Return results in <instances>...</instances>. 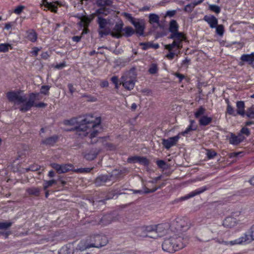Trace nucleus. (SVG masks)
I'll use <instances>...</instances> for the list:
<instances>
[{
  "instance_id": "39",
  "label": "nucleus",
  "mask_w": 254,
  "mask_h": 254,
  "mask_svg": "<svg viewBox=\"0 0 254 254\" xmlns=\"http://www.w3.org/2000/svg\"><path fill=\"white\" fill-rule=\"evenodd\" d=\"M205 109L203 107H200L194 113L195 118H199L201 115L204 114Z\"/></svg>"
},
{
  "instance_id": "13",
  "label": "nucleus",
  "mask_w": 254,
  "mask_h": 254,
  "mask_svg": "<svg viewBox=\"0 0 254 254\" xmlns=\"http://www.w3.org/2000/svg\"><path fill=\"white\" fill-rule=\"evenodd\" d=\"M12 223L10 221L0 222V236H4L5 238H7L10 234V232L7 230L12 226Z\"/></svg>"
},
{
  "instance_id": "60",
  "label": "nucleus",
  "mask_w": 254,
  "mask_h": 254,
  "mask_svg": "<svg viewBox=\"0 0 254 254\" xmlns=\"http://www.w3.org/2000/svg\"><path fill=\"white\" fill-rule=\"evenodd\" d=\"M93 18H89L87 16H83L81 19V21L84 23L85 26L87 25L92 20Z\"/></svg>"
},
{
  "instance_id": "35",
  "label": "nucleus",
  "mask_w": 254,
  "mask_h": 254,
  "mask_svg": "<svg viewBox=\"0 0 254 254\" xmlns=\"http://www.w3.org/2000/svg\"><path fill=\"white\" fill-rule=\"evenodd\" d=\"M245 116L250 119H254V106H252L247 109Z\"/></svg>"
},
{
  "instance_id": "37",
  "label": "nucleus",
  "mask_w": 254,
  "mask_h": 254,
  "mask_svg": "<svg viewBox=\"0 0 254 254\" xmlns=\"http://www.w3.org/2000/svg\"><path fill=\"white\" fill-rule=\"evenodd\" d=\"M149 22L151 23H158L159 17L155 14H150L149 16Z\"/></svg>"
},
{
  "instance_id": "17",
  "label": "nucleus",
  "mask_w": 254,
  "mask_h": 254,
  "mask_svg": "<svg viewBox=\"0 0 254 254\" xmlns=\"http://www.w3.org/2000/svg\"><path fill=\"white\" fill-rule=\"evenodd\" d=\"M132 24L135 27L136 33L139 35H143L144 23L142 20L138 19L137 21H132Z\"/></svg>"
},
{
  "instance_id": "10",
  "label": "nucleus",
  "mask_w": 254,
  "mask_h": 254,
  "mask_svg": "<svg viewBox=\"0 0 254 254\" xmlns=\"http://www.w3.org/2000/svg\"><path fill=\"white\" fill-rule=\"evenodd\" d=\"M180 138V134H178L175 136L169 137L168 139H163L162 143L166 149H169L172 146H175Z\"/></svg>"
},
{
  "instance_id": "51",
  "label": "nucleus",
  "mask_w": 254,
  "mask_h": 254,
  "mask_svg": "<svg viewBox=\"0 0 254 254\" xmlns=\"http://www.w3.org/2000/svg\"><path fill=\"white\" fill-rule=\"evenodd\" d=\"M9 48H11L10 45L8 44H0V52H6L8 51Z\"/></svg>"
},
{
  "instance_id": "8",
  "label": "nucleus",
  "mask_w": 254,
  "mask_h": 254,
  "mask_svg": "<svg viewBox=\"0 0 254 254\" xmlns=\"http://www.w3.org/2000/svg\"><path fill=\"white\" fill-rule=\"evenodd\" d=\"M152 228L153 236H155L154 239L163 236L167 231L168 226L166 224H160L155 225H151Z\"/></svg>"
},
{
  "instance_id": "45",
  "label": "nucleus",
  "mask_w": 254,
  "mask_h": 254,
  "mask_svg": "<svg viewBox=\"0 0 254 254\" xmlns=\"http://www.w3.org/2000/svg\"><path fill=\"white\" fill-rule=\"evenodd\" d=\"M92 168H81L77 169H75L73 170L74 172L76 173H89L92 170Z\"/></svg>"
},
{
  "instance_id": "14",
  "label": "nucleus",
  "mask_w": 254,
  "mask_h": 254,
  "mask_svg": "<svg viewBox=\"0 0 254 254\" xmlns=\"http://www.w3.org/2000/svg\"><path fill=\"white\" fill-rule=\"evenodd\" d=\"M123 23L120 22L116 23L115 27H114L113 31L111 30V34L113 37L117 38H120L122 36V32L123 31Z\"/></svg>"
},
{
  "instance_id": "7",
  "label": "nucleus",
  "mask_w": 254,
  "mask_h": 254,
  "mask_svg": "<svg viewBox=\"0 0 254 254\" xmlns=\"http://www.w3.org/2000/svg\"><path fill=\"white\" fill-rule=\"evenodd\" d=\"M97 23L99 27L98 32L101 37L110 34L111 33L110 26L111 24L110 19L103 18L101 16H98Z\"/></svg>"
},
{
  "instance_id": "16",
  "label": "nucleus",
  "mask_w": 254,
  "mask_h": 254,
  "mask_svg": "<svg viewBox=\"0 0 254 254\" xmlns=\"http://www.w3.org/2000/svg\"><path fill=\"white\" fill-rule=\"evenodd\" d=\"M42 5L52 12H57V6L61 4L58 1L48 2L47 0H42Z\"/></svg>"
},
{
  "instance_id": "55",
  "label": "nucleus",
  "mask_w": 254,
  "mask_h": 254,
  "mask_svg": "<svg viewBox=\"0 0 254 254\" xmlns=\"http://www.w3.org/2000/svg\"><path fill=\"white\" fill-rule=\"evenodd\" d=\"M206 155L208 159L213 158L217 155V153L212 150H207Z\"/></svg>"
},
{
  "instance_id": "61",
  "label": "nucleus",
  "mask_w": 254,
  "mask_h": 254,
  "mask_svg": "<svg viewBox=\"0 0 254 254\" xmlns=\"http://www.w3.org/2000/svg\"><path fill=\"white\" fill-rule=\"evenodd\" d=\"M139 156H134L129 157L127 159V162L130 163H138Z\"/></svg>"
},
{
  "instance_id": "22",
  "label": "nucleus",
  "mask_w": 254,
  "mask_h": 254,
  "mask_svg": "<svg viewBox=\"0 0 254 254\" xmlns=\"http://www.w3.org/2000/svg\"><path fill=\"white\" fill-rule=\"evenodd\" d=\"M58 139V136L57 135H54L43 139L41 143L42 144L47 146H53L57 142Z\"/></svg>"
},
{
  "instance_id": "56",
  "label": "nucleus",
  "mask_w": 254,
  "mask_h": 254,
  "mask_svg": "<svg viewBox=\"0 0 254 254\" xmlns=\"http://www.w3.org/2000/svg\"><path fill=\"white\" fill-rule=\"evenodd\" d=\"M156 164L160 168H161L163 169H165L167 168V164L163 160H157L156 161Z\"/></svg>"
},
{
  "instance_id": "53",
  "label": "nucleus",
  "mask_w": 254,
  "mask_h": 254,
  "mask_svg": "<svg viewBox=\"0 0 254 254\" xmlns=\"http://www.w3.org/2000/svg\"><path fill=\"white\" fill-rule=\"evenodd\" d=\"M50 86L48 85H43L41 87L40 93L45 95L49 94V90H50Z\"/></svg>"
},
{
  "instance_id": "26",
  "label": "nucleus",
  "mask_w": 254,
  "mask_h": 254,
  "mask_svg": "<svg viewBox=\"0 0 254 254\" xmlns=\"http://www.w3.org/2000/svg\"><path fill=\"white\" fill-rule=\"evenodd\" d=\"M241 60L249 64H252L254 62V53L251 54H243L241 57Z\"/></svg>"
},
{
  "instance_id": "58",
  "label": "nucleus",
  "mask_w": 254,
  "mask_h": 254,
  "mask_svg": "<svg viewBox=\"0 0 254 254\" xmlns=\"http://www.w3.org/2000/svg\"><path fill=\"white\" fill-rule=\"evenodd\" d=\"M194 7L193 6V4L190 3V4H187L184 8V10L186 12L190 13L191 12L193 9H194Z\"/></svg>"
},
{
  "instance_id": "18",
  "label": "nucleus",
  "mask_w": 254,
  "mask_h": 254,
  "mask_svg": "<svg viewBox=\"0 0 254 254\" xmlns=\"http://www.w3.org/2000/svg\"><path fill=\"white\" fill-rule=\"evenodd\" d=\"M188 219L187 218H177L175 219V222L173 224V225L177 224V223H179L180 224V226H178V228H182V232H184L190 228V225L187 222Z\"/></svg>"
},
{
  "instance_id": "48",
  "label": "nucleus",
  "mask_w": 254,
  "mask_h": 254,
  "mask_svg": "<svg viewBox=\"0 0 254 254\" xmlns=\"http://www.w3.org/2000/svg\"><path fill=\"white\" fill-rule=\"evenodd\" d=\"M194 123V121H190V125L186 129V130L181 133H180V135L182 134L183 136L186 135V134L189 133L190 131H192L193 130H194L195 129H193L192 128V124Z\"/></svg>"
},
{
  "instance_id": "63",
  "label": "nucleus",
  "mask_w": 254,
  "mask_h": 254,
  "mask_svg": "<svg viewBox=\"0 0 254 254\" xmlns=\"http://www.w3.org/2000/svg\"><path fill=\"white\" fill-rule=\"evenodd\" d=\"M96 13L98 14H103L107 15L108 10L105 9L104 7H101L97 9L96 11Z\"/></svg>"
},
{
  "instance_id": "34",
  "label": "nucleus",
  "mask_w": 254,
  "mask_h": 254,
  "mask_svg": "<svg viewBox=\"0 0 254 254\" xmlns=\"http://www.w3.org/2000/svg\"><path fill=\"white\" fill-rule=\"evenodd\" d=\"M123 32L122 36L124 35L126 37H129L133 35L135 31L131 27L127 26L123 29Z\"/></svg>"
},
{
  "instance_id": "30",
  "label": "nucleus",
  "mask_w": 254,
  "mask_h": 254,
  "mask_svg": "<svg viewBox=\"0 0 254 254\" xmlns=\"http://www.w3.org/2000/svg\"><path fill=\"white\" fill-rule=\"evenodd\" d=\"M244 236L247 241V243H249L252 241L254 240V225H253Z\"/></svg>"
},
{
  "instance_id": "31",
  "label": "nucleus",
  "mask_w": 254,
  "mask_h": 254,
  "mask_svg": "<svg viewBox=\"0 0 254 254\" xmlns=\"http://www.w3.org/2000/svg\"><path fill=\"white\" fill-rule=\"evenodd\" d=\"M212 121V118L211 117L203 116L200 118L199 120V123L201 126H206L210 124Z\"/></svg>"
},
{
  "instance_id": "12",
  "label": "nucleus",
  "mask_w": 254,
  "mask_h": 254,
  "mask_svg": "<svg viewBox=\"0 0 254 254\" xmlns=\"http://www.w3.org/2000/svg\"><path fill=\"white\" fill-rule=\"evenodd\" d=\"M51 166L55 169L59 174L66 173L71 170L73 168V165L70 164L60 165L57 163H53L51 164Z\"/></svg>"
},
{
  "instance_id": "25",
  "label": "nucleus",
  "mask_w": 254,
  "mask_h": 254,
  "mask_svg": "<svg viewBox=\"0 0 254 254\" xmlns=\"http://www.w3.org/2000/svg\"><path fill=\"white\" fill-rule=\"evenodd\" d=\"M237 224L236 219L233 217H227L223 222V226L227 228L234 227Z\"/></svg>"
},
{
  "instance_id": "6",
  "label": "nucleus",
  "mask_w": 254,
  "mask_h": 254,
  "mask_svg": "<svg viewBox=\"0 0 254 254\" xmlns=\"http://www.w3.org/2000/svg\"><path fill=\"white\" fill-rule=\"evenodd\" d=\"M169 38L173 39L174 41L172 44L166 45L165 46V49L170 51L172 50L175 47H176L178 50H180L182 48L183 42L186 39V37L183 33L180 32L179 33L171 34Z\"/></svg>"
},
{
  "instance_id": "9",
  "label": "nucleus",
  "mask_w": 254,
  "mask_h": 254,
  "mask_svg": "<svg viewBox=\"0 0 254 254\" xmlns=\"http://www.w3.org/2000/svg\"><path fill=\"white\" fill-rule=\"evenodd\" d=\"M152 228L151 225L138 228L136 230V235L141 237L154 238L155 236L152 235Z\"/></svg>"
},
{
  "instance_id": "62",
  "label": "nucleus",
  "mask_w": 254,
  "mask_h": 254,
  "mask_svg": "<svg viewBox=\"0 0 254 254\" xmlns=\"http://www.w3.org/2000/svg\"><path fill=\"white\" fill-rule=\"evenodd\" d=\"M39 166L37 165H33L31 166L30 167L26 168V171L28 172L29 171H35L38 170Z\"/></svg>"
},
{
  "instance_id": "29",
  "label": "nucleus",
  "mask_w": 254,
  "mask_h": 254,
  "mask_svg": "<svg viewBox=\"0 0 254 254\" xmlns=\"http://www.w3.org/2000/svg\"><path fill=\"white\" fill-rule=\"evenodd\" d=\"M99 152V150H97V149H93L89 152L86 153L84 155V158L88 160H92L96 158Z\"/></svg>"
},
{
  "instance_id": "43",
  "label": "nucleus",
  "mask_w": 254,
  "mask_h": 254,
  "mask_svg": "<svg viewBox=\"0 0 254 254\" xmlns=\"http://www.w3.org/2000/svg\"><path fill=\"white\" fill-rule=\"evenodd\" d=\"M158 68L157 64H152L149 68L148 71L151 74H155L157 72Z\"/></svg>"
},
{
  "instance_id": "24",
  "label": "nucleus",
  "mask_w": 254,
  "mask_h": 254,
  "mask_svg": "<svg viewBox=\"0 0 254 254\" xmlns=\"http://www.w3.org/2000/svg\"><path fill=\"white\" fill-rule=\"evenodd\" d=\"M237 115H239L242 117H245L246 111L245 110V103L243 101H238L236 104Z\"/></svg>"
},
{
  "instance_id": "21",
  "label": "nucleus",
  "mask_w": 254,
  "mask_h": 254,
  "mask_svg": "<svg viewBox=\"0 0 254 254\" xmlns=\"http://www.w3.org/2000/svg\"><path fill=\"white\" fill-rule=\"evenodd\" d=\"M243 243H247V241L245 239V236H243V237H242L239 239H237L236 240H235L234 241H229V242L223 241L221 243L226 246H228V245L233 246V245H235L236 244H241Z\"/></svg>"
},
{
  "instance_id": "19",
  "label": "nucleus",
  "mask_w": 254,
  "mask_h": 254,
  "mask_svg": "<svg viewBox=\"0 0 254 254\" xmlns=\"http://www.w3.org/2000/svg\"><path fill=\"white\" fill-rule=\"evenodd\" d=\"M245 139V137L242 134H238L236 135L233 133H231V136L229 139L230 144L233 145H238L242 142Z\"/></svg>"
},
{
  "instance_id": "2",
  "label": "nucleus",
  "mask_w": 254,
  "mask_h": 254,
  "mask_svg": "<svg viewBox=\"0 0 254 254\" xmlns=\"http://www.w3.org/2000/svg\"><path fill=\"white\" fill-rule=\"evenodd\" d=\"M40 93H32L29 94V98L21 91L9 92L7 93L8 100L19 106V110L25 112L29 110L34 105L36 101L40 100L42 96Z\"/></svg>"
},
{
  "instance_id": "3",
  "label": "nucleus",
  "mask_w": 254,
  "mask_h": 254,
  "mask_svg": "<svg viewBox=\"0 0 254 254\" xmlns=\"http://www.w3.org/2000/svg\"><path fill=\"white\" fill-rule=\"evenodd\" d=\"M188 242L187 238L175 235L164 240L162 247L164 251L173 253L183 249Z\"/></svg>"
},
{
  "instance_id": "57",
  "label": "nucleus",
  "mask_w": 254,
  "mask_h": 254,
  "mask_svg": "<svg viewBox=\"0 0 254 254\" xmlns=\"http://www.w3.org/2000/svg\"><path fill=\"white\" fill-rule=\"evenodd\" d=\"M56 181L54 180L46 181L44 184V190H46L48 188L52 186L53 184H56Z\"/></svg>"
},
{
  "instance_id": "1",
  "label": "nucleus",
  "mask_w": 254,
  "mask_h": 254,
  "mask_svg": "<svg viewBox=\"0 0 254 254\" xmlns=\"http://www.w3.org/2000/svg\"><path fill=\"white\" fill-rule=\"evenodd\" d=\"M100 123V118H95L90 115L84 116L83 119L73 118L65 122V124L70 125L79 124L75 127L76 133L81 137L88 135L91 139L97 134V128H99Z\"/></svg>"
},
{
  "instance_id": "20",
  "label": "nucleus",
  "mask_w": 254,
  "mask_h": 254,
  "mask_svg": "<svg viewBox=\"0 0 254 254\" xmlns=\"http://www.w3.org/2000/svg\"><path fill=\"white\" fill-rule=\"evenodd\" d=\"M206 190V187H203L202 188H198L196 190L190 192V193L184 196H183L180 198L181 200H185L188 199H189L191 197H192L196 195H198L203 192H204Z\"/></svg>"
},
{
  "instance_id": "11",
  "label": "nucleus",
  "mask_w": 254,
  "mask_h": 254,
  "mask_svg": "<svg viewBox=\"0 0 254 254\" xmlns=\"http://www.w3.org/2000/svg\"><path fill=\"white\" fill-rule=\"evenodd\" d=\"M112 178V175L110 174L100 175L96 178L94 183L97 186L105 185L111 182Z\"/></svg>"
},
{
  "instance_id": "54",
  "label": "nucleus",
  "mask_w": 254,
  "mask_h": 254,
  "mask_svg": "<svg viewBox=\"0 0 254 254\" xmlns=\"http://www.w3.org/2000/svg\"><path fill=\"white\" fill-rule=\"evenodd\" d=\"M139 45L142 46V49L143 50H146L150 48H152L153 47V44L150 42L147 43H140Z\"/></svg>"
},
{
  "instance_id": "32",
  "label": "nucleus",
  "mask_w": 254,
  "mask_h": 254,
  "mask_svg": "<svg viewBox=\"0 0 254 254\" xmlns=\"http://www.w3.org/2000/svg\"><path fill=\"white\" fill-rule=\"evenodd\" d=\"M112 221V217L110 214H107L103 216L101 219L100 224L103 225L109 224Z\"/></svg>"
},
{
  "instance_id": "50",
  "label": "nucleus",
  "mask_w": 254,
  "mask_h": 254,
  "mask_svg": "<svg viewBox=\"0 0 254 254\" xmlns=\"http://www.w3.org/2000/svg\"><path fill=\"white\" fill-rule=\"evenodd\" d=\"M209 8L211 11L215 12L217 14H218L221 11V8L219 6L215 5V4H211L209 6Z\"/></svg>"
},
{
  "instance_id": "41",
  "label": "nucleus",
  "mask_w": 254,
  "mask_h": 254,
  "mask_svg": "<svg viewBox=\"0 0 254 254\" xmlns=\"http://www.w3.org/2000/svg\"><path fill=\"white\" fill-rule=\"evenodd\" d=\"M175 220L172 222L170 225V228L172 231H174L175 232H176L177 233L182 232V228H178V226H180V224L179 223H177V224L173 225V224L175 223Z\"/></svg>"
},
{
  "instance_id": "15",
  "label": "nucleus",
  "mask_w": 254,
  "mask_h": 254,
  "mask_svg": "<svg viewBox=\"0 0 254 254\" xmlns=\"http://www.w3.org/2000/svg\"><path fill=\"white\" fill-rule=\"evenodd\" d=\"M203 20L206 22L211 28H214L218 24L217 18L212 15H206L203 17Z\"/></svg>"
},
{
  "instance_id": "42",
  "label": "nucleus",
  "mask_w": 254,
  "mask_h": 254,
  "mask_svg": "<svg viewBox=\"0 0 254 254\" xmlns=\"http://www.w3.org/2000/svg\"><path fill=\"white\" fill-rule=\"evenodd\" d=\"M216 33L220 36H222L224 34V28L223 25H218L215 27Z\"/></svg>"
},
{
  "instance_id": "36",
  "label": "nucleus",
  "mask_w": 254,
  "mask_h": 254,
  "mask_svg": "<svg viewBox=\"0 0 254 254\" xmlns=\"http://www.w3.org/2000/svg\"><path fill=\"white\" fill-rule=\"evenodd\" d=\"M97 3L98 5L102 7L110 6L112 4V0H98Z\"/></svg>"
},
{
  "instance_id": "47",
  "label": "nucleus",
  "mask_w": 254,
  "mask_h": 254,
  "mask_svg": "<svg viewBox=\"0 0 254 254\" xmlns=\"http://www.w3.org/2000/svg\"><path fill=\"white\" fill-rule=\"evenodd\" d=\"M194 123V121H190V125L186 129V130L181 133H180V135L182 134L183 136L186 135V134L189 133L190 131H192L193 130H194L195 129H193L192 128V124Z\"/></svg>"
},
{
  "instance_id": "64",
  "label": "nucleus",
  "mask_w": 254,
  "mask_h": 254,
  "mask_svg": "<svg viewBox=\"0 0 254 254\" xmlns=\"http://www.w3.org/2000/svg\"><path fill=\"white\" fill-rule=\"evenodd\" d=\"M123 15L127 18L131 23L132 21H134L135 20L132 17L131 15L129 13L124 12Z\"/></svg>"
},
{
  "instance_id": "28",
  "label": "nucleus",
  "mask_w": 254,
  "mask_h": 254,
  "mask_svg": "<svg viewBox=\"0 0 254 254\" xmlns=\"http://www.w3.org/2000/svg\"><path fill=\"white\" fill-rule=\"evenodd\" d=\"M179 25L177 21L175 20H172L170 22L169 31L171 34L180 33L178 31Z\"/></svg>"
},
{
  "instance_id": "59",
  "label": "nucleus",
  "mask_w": 254,
  "mask_h": 254,
  "mask_svg": "<svg viewBox=\"0 0 254 254\" xmlns=\"http://www.w3.org/2000/svg\"><path fill=\"white\" fill-rule=\"evenodd\" d=\"M24 8L25 6L23 5H19L15 8L14 10V12L16 14H20L24 9Z\"/></svg>"
},
{
  "instance_id": "33",
  "label": "nucleus",
  "mask_w": 254,
  "mask_h": 254,
  "mask_svg": "<svg viewBox=\"0 0 254 254\" xmlns=\"http://www.w3.org/2000/svg\"><path fill=\"white\" fill-rule=\"evenodd\" d=\"M160 188H161V187H159L158 188L155 187L154 188H153L152 189H149L146 187H144V188H143L142 190H134V193H139L140 194L149 193L153 192L157 190H158V189H159Z\"/></svg>"
},
{
  "instance_id": "49",
  "label": "nucleus",
  "mask_w": 254,
  "mask_h": 254,
  "mask_svg": "<svg viewBox=\"0 0 254 254\" xmlns=\"http://www.w3.org/2000/svg\"><path fill=\"white\" fill-rule=\"evenodd\" d=\"M239 134H242L244 136L246 137V136H248L250 134V130L249 128L246 127H243L240 130V132Z\"/></svg>"
},
{
  "instance_id": "44",
  "label": "nucleus",
  "mask_w": 254,
  "mask_h": 254,
  "mask_svg": "<svg viewBox=\"0 0 254 254\" xmlns=\"http://www.w3.org/2000/svg\"><path fill=\"white\" fill-rule=\"evenodd\" d=\"M169 53L166 55V57L169 60H172L174 58L175 55H178L180 53V51L176 52V50L169 51Z\"/></svg>"
},
{
  "instance_id": "46",
  "label": "nucleus",
  "mask_w": 254,
  "mask_h": 254,
  "mask_svg": "<svg viewBox=\"0 0 254 254\" xmlns=\"http://www.w3.org/2000/svg\"><path fill=\"white\" fill-rule=\"evenodd\" d=\"M194 123V121H190V125L186 129V130L181 133H180V135L182 134L183 136L186 135V134L189 133L190 131H192L193 130H194L195 129H193L192 128V124Z\"/></svg>"
},
{
  "instance_id": "38",
  "label": "nucleus",
  "mask_w": 254,
  "mask_h": 254,
  "mask_svg": "<svg viewBox=\"0 0 254 254\" xmlns=\"http://www.w3.org/2000/svg\"><path fill=\"white\" fill-rule=\"evenodd\" d=\"M27 192L30 194L38 196L39 194L40 190L36 188H31L27 190Z\"/></svg>"
},
{
  "instance_id": "23",
  "label": "nucleus",
  "mask_w": 254,
  "mask_h": 254,
  "mask_svg": "<svg viewBox=\"0 0 254 254\" xmlns=\"http://www.w3.org/2000/svg\"><path fill=\"white\" fill-rule=\"evenodd\" d=\"M73 247L71 244L63 246L59 252V254H73Z\"/></svg>"
},
{
  "instance_id": "27",
  "label": "nucleus",
  "mask_w": 254,
  "mask_h": 254,
  "mask_svg": "<svg viewBox=\"0 0 254 254\" xmlns=\"http://www.w3.org/2000/svg\"><path fill=\"white\" fill-rule=\"evenodd\" d=\"M26 38L32 42H35L37 39V34L33 29H30L26 31Z\"/></svg>"
},
{
  "instance_id": "5",
  "label": "nucleus",
  "mask_w": 254,
  "mask_h": 254,
  "mask_svg": "<svg viewBox=\"0 0 254 254\" xmlns=\"http://www.w3.org/2000/svg\"><path fill=\"white\" fill-rule=\"evenodd\" d=\"M136 75L134 70H129L126 72L121 78V83L124 87L127 90L132 89L136 81Z\"/></svg>"
},
{
  "instance_id": "4",
  "label": "nucleus",
  "mask_w": 254,
  "mask_h": 254,
  "mask_svg": "<svg viewBox=\"0 0 254 254\" xmlns=\"http://www.w3.org/2000/svg\"><path fill=\"white\" fill-rule=\"evenodd\" d=\"M108 242V240L106 236L102 235H95L90 237L89 240L87 241H81L76 248L80 251H83L87 249L95 247L99 248L105 246Z\"/></svg>"
},
{
  "instance_id": "52",
  "label": "nucleus",
  "mask_w": 254,
  "mask_h": 254,
  "mask_svg": "<svg viewBox=\"0 0 254 254\" xmlns=\"http://www.w3.org/2000/svg\"><path fill=\"white\" fill-rule=\"evenodd\" d=\"M138 163H140L141 165H143L144 166H147L149 164V161L145 157L139 156L138 160Z\"/></svg>"
},
{
  "instance_id": "40",
  "label": "nucleus",
  "mask_w": 254,
  "mask_h": 254,
  "mask_svg": "<svg viewBox=\"0 0 254 254\" xmlns=\"http://www.w3.org/2000/svg\"><path fill=\"white\" fill-rule=\"evenodd\" d=\"M226 113L228 114L233 116H237V113L236 111L234 110V109L233 108V107H232L229 104H228L227 107Z\"/></svg>"
}]
</instances>
